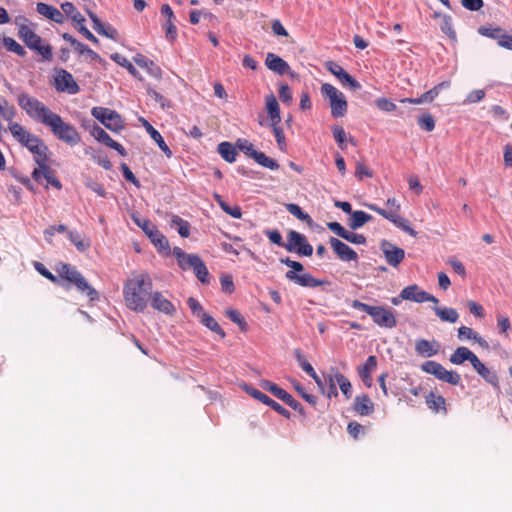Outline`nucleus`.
<instances>
[{
  "label": "nucleus",
  "mask_w": 512,
  "mask_h": 512,
  "mask_svg": "<svg viewBox=\"0 0 512 512\" xmlns=\"http://www.w3.org/2000/svg\"><path fill=\"white\" fill-rule=\"evenodd\" d=\"M152 288V279L148 273H139L128 279L123 286L127 307L135 312H143L147 308Z\"/></svg>",
  "instance_id": "f257e3e1"
},
{
  "label": "nucleus",
  "mask_w": 512,
  "mask_h": 512,
  "mask_svg": "<svg viewBox=\"0 0 512 512\" xmlns=\"http://www.w3.org/2000/svg\"><path fill=\"white\" fill-rule=\"evenodd\" d=\"M58 278L73 285L80 293L85 294L90 301L99 300V293L88 283L85 277L71 264L59 263L56 267Z\"/></svg>",
  "instance_id": "f03ea898"
},
{
  "label": "nucleus",
  "mask_w": 512,
  "mask_h": 512,
  "mask_svg": "<svg viewBox=\"0 0 512 512\" xmlns=\"http://www.w3.org/2000/svg\"><path fill=\"white\" fill-rule=\"evenodd\" d=\"M17 103L28 117L43 125L54 113L43 102L28 93H20L17 96Z\"/></svg>",
  "instance_id": "7ed1b4c3"
},
{
  "label": "nucleus",
  "mask_w": 512,
  "mask_h": 512,
  "mask_svg": "<svg viewBox=\"0 0 512 512\" xmlns=\"http://www.w3.org/2000/svg\"><path fill=\"white\" fill-rule=\"evenodd\" d=\"M280 262L292 269L286 272V279L301 287L315 288L327 284V281L316 279L312 276V274L303 272L304 266L298 261H294L286 257L281 258Z\"/></svg>",
  "instance_id": "20e7f679"
},
{
  "label": "nucleus",
  "mask_w": 512,
  "mask_h": 512,
  "mask_svg": "<svg viewBox=\"0 0 512 512\" xmlns=\"http://www.w3.org/2000/svg\"><path fill=\"white\" fill-rule=\"evenodd\" d=\"M45 126L49 127L52 134L59 140L70 146H75L81 141V137L77 129L65 122L62 117L53 113L46 122Z\"/></svg>",
  "instance_id": "39448f33"
},
{
  "label": "nucleus",
  "mask_w": 512,
  "mask_h": 512,
  "mask_svg": "<svg viewBox=\"0 0 512 512\" xmlns=\"http://www.w3.org/2000/svg\"><path fill=\"white\" fill-rule=\"evenodd\" d=\"M386 205L390 207V209H383L376 204H368L367 207L381 215L383 218L387 219L391 223H393L397 228L403 230L408 233L412 237H416L417 232L410 226L408 221L400 216V203L395 198H388L386 201Z\"/></svg>",
  "instance_id": "423d86ee"
},
{
  "label": "nucleus",
  "mask_w": 512,
  "mask_h": 512,
  "mask_svg": "<svg viewBox=\"0 0 512 512\" xmlns=\"http://www.w3.org/2000/svg\"><path fill=\"white\" fill-rule=\"evenodd\" d=\"M321 94L329 100L331 116L333 118H342L348 110V103L344 94L332 84L324 83L321 86Z\"/></svg>",
  "instance_id": "0eeeda50"
},
{
  "label": "nucleus",
  "mask_w": 512,
  "mask_h": 512,
  "mask_svg": "<svg viewBox=\"0 0 512 512\" xmlns=\"http://www.w3.org/2000/svg\"><path fill=\"white\" fill-rule=\"evenodd\" d=\"M421 370L435 376L438 380L457 386L461 383V376L456 371H448L445 367L433 360H428L421 365Z\"/></svg>",
  "instance_id": "6e6552de"
},
{
  "label": "nucleus",
  "mask_w": 512,
  "mask_h": 512,
  "mask_svg": "<svg viewBox=\"0 0 512 512\" xmlns=\"http://www.w3.org/2000/svg\"><path fill=\"white\" fill-rule=\"evenodd\" d=\"M91 115L112 132L117 133L124 129L121 115L115 110L106 107H93Z\"/></svg>",
  "instance_id": "1a4fd4ad"
},
{
  "label": "nucleus",
  "mask_w": 512,
  "mask_h": 512,
  "mask_svg": "<svg viewBox=\"0 0 512 512\" xmlns=\"http://www.w3.org/2000/svg\"><path fill=\"white\" fill-rule=\"evenodd\" d=\"M285 249L288 252L296 253L299 256L309 257L313 254V247L308 242L307 237L295 230H290L288 232Z\"/></svg>",
  "instance_id": "9d476101"
},
{
  "label": "nucleus",
  "mask_w": 512,
  "mask_h": 512,
  "mask_svg": "<svg viewBox=\"0 0 512 512\" xmlns=\"http://www.w3.org/2000/svg\"><path fill=\"white\" fill-rule=\"evenodd\" d=\"M134 222L140 227L148 236L151 242L160 250L166 251L169 249V242L167 238L158 230L156 225L147 219L132 217Z\"/></svg>",
  "instance_id": "9b49d317"
},
{
  "label": "nucleus",
  "mask_w": 512,
  "mask_h": 512,
  "mask_svg": "<svg viewBox=\"0 0 512 512\" xmlns=\"http://www.w3.org/2000/svg\"><path fill=\"white\" fill-rule=\"evenodd\" d=\"M54 87L58 92H66L72 95L78 93L80 90L72 74L65 69L56 70Z\"/></svg>",
  "instance_id": "f8f14e48"
},
{
  "label": "nucleus",
  "mask_w": 512,
  "mask_h": 512,
  "mask_svg": "<svg viewBox=\"0 0 512 512\" xmlns=\"http://www.w3.org/2000/svg\"><path fill=\"white\" fill-rule=\"evenodd\" d=\"M325 66L326 69L333 74L343 86H349L354 91L361 88V84L347 73L338 63L328 61Z\"/></svg>",
  "instance_id": "ddd939ff"
},
{
  "label": "nucleus",
  "mask_w": 512,
  "mask_h": 512,
  "mask_svg": "<svg viewBox=\"0 0 512 512\" xmlns=\"http://www.w3.org/2000/svg\"><path fill=\"white\" fill-rule=\"evenodd\" d=\"M375 324L379 327L394 328L397 325V321L394 312L391 309H386L382 306H373L370 315Z\"/></svg>",
  "instance_id": "4468645a"
},
{
  "label": "nucleus",
  "mask_w": 512,
  "mask_h": 512,
  "mask_svg": "<svg viewBox=\"0 0 512 512\" xmlns=\"http://www.w3.org/2000/svg\"><path fill=\"white\" fill-rule=\"evenodd\" d=\"M401 297L406 298V300H410V301H413L416 303H424V302H432L435 304L438 303V299L435 296L429 294L428 292H426L424 290H421L418 287V285H416V284L406 286L401 291Z\"/></svg>",
  "instance_id": "2eb2a0df"
},
{
  "label": "nucleus",
  "mask_w": 512,
  "mask_h": 512,
  "mask_svg": "<svg viewBox=\"0 0 512 512\" xmlns=\"http://www.w3.org/2000/svg\"><path fill=\"white\" fill-rule=\"evenodd\" d=\"M380 248L387 263L392 267H398L405 258V251L387 240L381 242Z\"/></svg>",
  "instance_id": "dca6fc26"
},
{
  "label": "nucleus",
  "mask_w": 512,
  "mask_h": 512,
  "mask_svg": "<svg viewBox=\"0 0 512 512\" xmlns=\"http://www.w3.org/2000/svg\"><path fill=\"white\" fill-rule=\"evenodd\" d=\"M265 65L266 67L273 71L274 73L278 75H290L291 77H295L296 74L291 70L289 64L283 60L280 56L274 54V53H267L266 59H265Z\"/></svg>",
  "instance_id": "f3484780"
},
{
  "label": "nucleus",
  "mask_w": 512,
  "mask_h": 512,
  "mask_svg": "<svg viewBox=\"0 0 512 512\" xmlns=\"http://www.w3.org/2000/svg\"><path fill=\"white\" fill-rule=\"evenodd\" d=\"M29 142L25 147L34 155L35 162L38 167H45V163L48 160V147L38 136L33 137V141Z\"/></svg>",
  "instance_id": "a211bd4d"
},
{
  "label": "nucleus",
  "mask_w": 512,
  "mask_h": 512,
  "mask_svg": "<svg viewBox=\"0 0 512 512\" xmlns=\"http://www.w3.org/2000/svg\"><path fill=\"white\" fill-rule=\"evenodd\" d=\"M329 244L340 260L346 262L358 260L356 251L338 238L330 237Z\"/></svg>",
  "instance_id": "6ab92c4d"
},
{
  "label": "nucleus",
  "mask_w": 512,
  "mask_h": 512,
  "mask_svg": "<svg viewBox=\"0 0 512 512\" xmlns=\"http://www.w3.org/2000/svg\"><path fill=\"white\" fill-rule=\"evenodd\" d=\"M440 344L437 340L417 339L415 341V352L418 356L431 358L439 353Z\"/></svg>",
  "instance_id": "aec40b11"
},
{
  "label": "nucleus",
  "mask_w": 512,
  "mask_h": 512,
  "mask_svg": "<svg viewBox=\"0 0 512 512\" xmlns=\"http://www.w3.org/2000/svg\"><path fill=\"white\" fill-rule=\"evenodd\" d=\"M139 121L145 127L150 137L157 143L159 149L166 155L167 158H171L173 153L168 145L165 143L162 135L157 131L146 119L140 118Z\"/></svg>",
  "instance_id": "412c9836"
},
{
  "label": "nucleus",
  "mask_w": 512,
  "mask_h": 512,
  "mask_svg": "<svg viewBox=\"0 0 512 512\" xmlns=\"http://www.w3.org/2000/svg\"><path fill=\"white\" fill-rule=\"evenodd\" d=\"M377 367V357L374 355H370L365 363L357 368L358 375L362 379L363 383L367 387H371L372 385V377L371 373Z\"/></svg>",
  "instance_id": "4be33fe9"
},
{
  "label": "nucleus",
  "mask_w": 512,
  "mask_h": 512,
  "mask_svg": "<svg viewBox=\"0 0 512 512\" xmlns=\"http://www.w3.org/2000/svg\"><path fill=\"white\" fill-rule=\"evenodd\" d=\"M36 11L40 15L44 16L45 18L51 21H54L55 23H64L65 18L63 13L52 5L39 2L36 5Z\"/></svg>",
  "instance_id": "5701e85b"
},
{
  "label": "nucleus",
  "mask_w": 512,
  "mask_h": 512,
  "mask_svg": "<svg viewBox=\"0 0 512 512\" xmlns=\"http://www.w3.org/2000/svg\"><path fill=\"white\" fill-rule=\"evenodd\" d=\"M8 129L12 136L23 146H26L29 142H34V134L27 131L21 124L17 122H11L8 124Z\"/></svg>",
  "instance_id": "b1692460"
},
{
  "label": "nucleus",
  "mask_w": 512,
  "mask_h": 512,
  "mask_svg": "<svg viewBox=\"0 0 512 512\" xmlns=\"http://www.w3.org/2000/svg\"><path fill=\"white\" fill-rule=\"evenodd\" d=\"M86 13L87 15L89 16V18L91 19L92 23H93V29L100 35H103L107 38H111V39H114L117 35V31L116 29H114L113 27H111L110 25L108 26H105L101 20L98 18V16L92 12L91 10L89 9H86Z\"/></svg>",
  "instance_id": "393cba45"
},
{
  "label": "nucleus",
  "mask_w": 512,
  "mask_h": 512,
  "mask_svg": "<svg viewBox=\"0 0 512 512\" xmlns=\"http://www.w3.org/2000/svg\"><path fill=\"white\" fill-rule=\"evenodd\" d=\"M353 409L357 414L367 416L374 412V404L368 395L362 394L355 397Z\"/></svg>",
  "instance_id": "a878e982"
},
{
  "label": "nucleus",
  "mask_w": 512,
  "mask_h": 512,
  "mask_svg": "<svg viewBox=\"0 0 512 512\" xmlns=\"http://www.w3.org/2000/svg\"><path fill=\"white\" fill-rule=\"evenodd\" d=\"M472 367L475 369V371L488 383H490L493 386H498L499 379L495 371L490 370L487 368L480 360L479 358H475V360L472 363Z\"/></svg>",
  "instance_id": "bb28decb"
},
{
  "label": "nucleus",
  "mask_w": 512,
  "mask_h": 512,
  "mask_svg": "<svg viewBox=\"0 0 512 512\" xmlns=\"http://www.w3.org/2000/svg\"><path fill=\"white\" fill-rule=\"evenodd\" d=\"M425 402H426L428 408L431 409L433 412H435V413L441 412L443 414L447 413L446 400L443 396L436 394L433 391H430L425 396Z\"/></svg>",
  "instance_id": "cd10ccee"
},
{
  "label": "nucleus",
  "mask_w": 512,
  "mask_h": 512,
  "mask_svg": "<svg viewBox=\"0 0 512 512\" xmlns=\"http://www.w3.org/2000/svg\"><path fill=\"white\" fill-rule=\"evenodd\" d=\"M150 299L152 307L160 312L171 315L175 311L173 304L160 292L151 293Z\"/></svg>",
  "instance_id": "c85d7f7f"
},
{
  "label": "nucleus",
  "mask_w": 512,
  "mask_h": 512,
  "mask_svg": "<svg viewBox=\"0 0 512 512\" xmlns=\"http://www.w3.org/2000/svg\"><path fill=\"white\" fill-rule=\"evenodd\" d=\"M133 60L139 67L146 69L147 72L154 78L159 79L162 77V70L160 67L146 56L137 54Z\"/></svg>",
  "instance_id": "c756f323"
},
{
  "label": "nucleus",
  "mask_w": 512,
  "mask_h": 512,
  "mask_svg": "<svg viewBox=\"0 0 512 512\" xmlns=\"http://www.w3.org/2000/svg\"><path fill=\"white\" fill-rule=\"evenodd\" d=\"M477 358V356L469 350L467 347L460 346L450 355V362L454 365H461L465 361H469L471 364Z\"/></svg>",
  "instance_id": "7c9ffc66"
},
{
  "label": "nucleus",
  "mask_w": 512,
  "mask_h": 512,
  "mask_svg": "<svg viewBox=\"0 0 512 512\" xmlns=\"http://www.w3.org/2000/svg\"><path fill=\"white\" fill-rule=\"evenodd\" d=\"M433 18H441L440 30L451 40L456 41V32L453 28L452 18L449 15L434 12Z\"/></svg>",
  "instance_id": "2f4dec72"
},
{
  "label": "nucleus",
  "mask_w": 512,
  "mask_h": 512,
  "mask_svg": "<svg viewBox=\"0 0 512 512\" xmlns=\"http://www.w3.org/2000/svg\"><path fill=\"white\" fill-rule=\"evenodd\" d=\"M266 109L271 121L270 124H279L281 121L280 108L278 101L273 94L266 97Z\"/></svg>",
  "instance_id": "473e14b6"
},
{
  "label": "nucleus",
  "mask_w": 512,
  "mask_h": 512,
  "mask_svg": "<svg viewBox=\"0 0 512 512\" xmlns=\"http://www.w3.org/2000/svg\"><path fill=\"white\" fill-rule=\"evenodd\" d=\"M18 36L29 49L37 48V44L42 43V38L31 27L22 28Z\"/></svg>",
  "instance_id": "72a5a7b5"
},
{
  "label": "nucleus",
  "mask_w": 512,
  "mask_h": 512,
  "mask_svg": "<svg viewBox=\"0 0 512 512\" xmlns=\"http://www.w3.org/2000/svg\"><path fill=\"white\" fill-rule=\"evenodd\" d=\"M351 219L348 223L349 227L352 230H356L361 228L363 225H365L367 222L372 220V216L362 210H356L352 211Z\"/></svg>",
  "instance_id": "f704fd0d"
},
{
  "label": "nucleus",
  "mask_w": 512,
  "mask_h": 512,
  "mask_svg": "<svg viewBox=\"0 0 512 512\" xmlns=\"http://www.w3.org/2000/svg\"><path fill=\"white\" fill-rule=\"evenodd\" d=\"M17 114L14 105L9 104L8 100L0 96V117L10 124Z\"/></svg>",
  "instance_id": "c9c22d12"
},
{
  "label": "nucleus",
  "mask_w": 512,
  "mask_h": 512,
  "mask_svg": "<svg viewBox=\"0 0 512 512\" xmlns=\"http://www.w3.org/2000/svg\"><path fill=\"white\" fill-rule=\"evenodd\" d=\"M217 151L221 157L229 163H233L236 160L237 151L235 146L230 142H221L218 145Z\"/></svg>",
  "instance_id": "e433bc0d"
},
{
  "label": "nucleus",
  "mask_w": 512,
  "mask_h": 512,
  "mask_svg": "<svg viewBox=\"0 0 512 512\" xmlns=\"http://www.w3.org/2000/svg\"><path fill=\"white\" fill-rule=\"evenodd\" d=\"M478 32L482 36L496 40L498 45L500 46L505 31L499 26L490 25L479 27Z\"/></svg>",
  "instance_id": "4c0bfd02"
},
{
  "label": "nucleus",
  "mask_w": 512,
  "mask_h": 512,
  "mask_svg": "<svg viewBox=\"0 0 512 512\" xmlns=\"http://www.w3.org/2000/svg\"><path fill=\"white\" fill-rule=\"evenodd\" d=\"M61 9L63 13L72 19L73 22H75L77 25L83 24L85 22V18L83 15L77 10V8L74 6L71 2H64L61 4Z\"/></svg>",
  "instance_id": "58836bf2"
},
{
  "label": "nucleus",
  "mask_w": 512,
  "mask_h": 512,
  "mask_svg": "<svg viewBox=\"0 0 512 512\" xmlns=\"http://www.w3.org/2000/svg\"><path fill=\"white\" fill-rule=\"evenodd\" d=\"M199 318H200V322L205 327H207L211 331L218 334L221 338L226 337L225 331L220 327V325L217 323V321L211 315H209L208 313L205 312V313H202V315Z\"/></svg>",
  "instance_id": "ea45409f"
},
{
  "label": "nucleus",
  "mask_w": 512,
  "mask_h": 512,
  "mask_svg": "<svg viewBox=\"0 0 512 512\" xmlns=\"http://www.w3.org/2000/svg\"><path fill=\"white\" fill-rule=\"evenodd\" d=\"M111 59L121 67L125 68L133 77L141 79V76L137 69L125 56L119 53H114L111 55Z\"/></svg>",
  "instance_id": "a19ab883"
},
{
  "label": "nucleus",
  "mask_w": 512,
  "mask_h": 512,
  "mask_svg": "<svg viewBox=\"0 0 512 512\" xmlns=\"http://www.w3.org/2000/svg\"><path fill=\"white\" fill-rule=\"evenodd\" d=\"M89 131H90L91 136L95 140L103 143L107 147H109L110 143H112L114 141L103 128H101L99 125H97L95 123H93V125L90 127Z\"/></svg>",
  "instance_id": "79ce46f5"
},
{
  "label": "nucleus",
  "mask_w": 512,
  "mask_h": 512,
  "mask_svg": "<svg viewBox=\"0 0 512 512\" xmlns=\"http://www.w3.org/2000/svg\"><path fill=\"white\" fill-rule=\"evenodd\" d=\"M433 309L435 314L442 321L455 323L459 318V314L454 308H440L438 306H435Z\"/></svg>",
  "instance_id": "37998d69"
},
{
  "label": "nucleus",
  "mask_w": 512,
  "mask_h": 512,
  "mask_svg": "<svg viewBox=\"0 0 512 512\" xmlns=\"http://www.w3.org/2000/svg\"><path fill=\"white\" fill-rule=\"evenodd\" d=\"M67 236L80 252H84L90 247V241L84 239L77 231H67Z\"/></svg>",
  "instance_id": "c03bdc74"
},
{
  "label": "nucleus",
  "mask_w": 512,
  "mask_h": 512,
  "mask_svg": "<svg viewBox=\"0 0 512 512\" xmlns=\"http://www.w3.org/2000/svg\"><path fill=\"white\" fill-rule=\"evenodd\" d=\"M286 210L301 221H305L308 224L312 223V218L309 214L305 213L301 207L295 203L285 204Z\"/></svg>",
  "instance_id": "a18cd8bd"
},
{
  "label": "nucleus",
  "mask_w": 512,
  "mask_h": 512,
  "mask_svg": "<svg viewBox=\"0 0 512 512\" xmlns=\"http://www.w3.org/2000/svg\"><path fill=\"white\" fill-rule=\"evenodd\" d=\"M336 383L339 385L341 392L349 399L352 395V385L350 381L341 373L336 372L334 374Z\"/></svg>",
  "instance_id": "49530a36"
},
{
  "label": "nucleus",
  "mask_w": 512,
  "mask_h": 512,
  "mask_svg": "<svg viewBox=\"0 0 512 512\" xmlns=\"http://www.w3.org/2000/svg\"><path fill=\"white\" fill-rule=\"evenodd\" d=\"M3 44L8 51L13 52L20 57H24L26 55L25 49L11 37H3Z\"/></svg>",
  "instance_id": "de8ad7c7"
},
{
  "label": "nucleus",
  "mask_w": 512,
  "mask_h": 512,
  "mask_svg": "<svg viewBox=\"0 0 512 512\" xmlns=\"http://www.w3.org/2000/svg\"><path fill=\"white\" fill-rule=\"evenodd\" d=\"M253 160L262 167L270 170H277L279 168V164L276 160L266 156L265 153L261 151H259L258 154H255V158Z\"/></svg>",
  "instance_id": "09e8293b"
},
{
  "label": "nucleus",
  "mask_w": 512,
  "mask_h": 512,
  "mask_svg": "<svg viewBox=\"0 0 512 512\" xmlns=\"http://www.w3.org/2000/svg\"><path fill=\"white\" fill-rule=\"evenodd\" d=\"M260 387L270 393H272L275 397L282 400V398L287 393L284 389L276 385L275 383H272L269 380H261L260 381Z\"/></svg>",
  "instance_id": "8fccbe9b"
},
{
  "label": "nucleus",
  "mask_w": 512,
  "mask_h": 512,
  "mask_svg": "<svg viewBox=\"0 0 512 512\" xmlns=\"http://www.w3.org/2000/svg\"><path fill=\"white\" fill-rule=\"evenodd\" d=\"M193 271L195 276L201 283H209V271L202 259L199 261V263L196 265Z\"/></svg>",
  "instance_id": "3c124183"
},
{
  "label": "nucleus",
  "mask_w": 512,
  "mask_h": 512,
  "mask_svg": "<svg viewBox=\"0 0 512 512\" xmlns=\"http://www.w3.org/2000/svg\"><path fill=\"white\" fill-rule=\"evenodd\" d=\"M147 94L157 102L162 109L170 108L171 103L167 100L163 95L154 90L151 86H147L146 88Z\"/></svg>",
  "instance_id": "603ef678"
},
{
  "label": "nucleus",
  "mask_w": 512,
  "mask_h": 512,
  "mask_svg": "<svg viewBox=\"0 0 512 512\" xmlns=\"http://www.w3.org/2000/svg\"><path fill=\"white\" fill-rule=\"evenodd\" d=\"M243 389L251 396L253 397L254 399L262 402L263 404L267 405L268 402L270 401V397L267 396L266 394H264L263 392H261L260 390L248 385V384H244L243 386Z\"/></svg>",
  "instance_id": "864d4df0"
},
{
  "label": "nucleus",
  "mask_w": 512,
  "mask_h": 512,
  "mask_svg": "<svg viewBox=\"0 0 512 512\" xmlns=\"http://www.w3.org/2000/svg\"><path fill=\"white\" fill-rule=\"evenodd\" d=\"M200 260L201 258L196 254H186L185 257L178 262V265L183 270L194 269Z\"/></svg>",
  "instance_id": "5fc2aeb1"
},
{
  "label": "nucleus",
  "mask_w": 512,
  "mask_h": 512,
  "mask_svg": "<svg viewBox=\"0 0 512 512\" xmlns=\"http://www.w3.org/2000/svg\"><path fill=\"white\" fill-rule=\"evenodd\" d=\"M237 147L240 151L252 159H254L255 154H258L259 152L254 148V145L246 139H239L237 141Z\"/></svg>",
  "instance_id": "6e6d98bb"
},
{
  "label": "nucleus",
  "mask_w": 512,
  "mask_h": 512,
  "mask_svg": "<svg viewBox=\"0 0 512 512\" xmlns=\"http://www.w3.org/2000/svg\"><path fill=\"white\" fill-rule=\"evenodd\" d=\"M172 223L178 226V233L181 237L187 238L190 235V224L188 221L180 218L179 216H174L172 219Z\"/></svg>",
  "instance_id": "4d7b16f0"
},
{
  "label": "nucleus",
  "mask_w": 512,
  "mask_h": 512,
  "mask_svg": "<svg viewBox=\"0 0 512 512\" xmlns=\"http://www.w3.org/2000/svg\"><path fill=\"white\" fill-rule=\"evenodd\" d=\"M270 126H271L273 134L276 138V142H277L279 149L281 151H285L287 144H286V138H285L282 128L279 126V124H270Z\"/></svg>",
  "instance_id": "13d9d810"
},
{
  "label": "nucleus",
  "mask_w": 512,
  "mask_h": 512,
  "mask_svg": "<svg viewBox=\"0 0 512 512\" xmlns=\"http://www.w3.org/2000/svg\"><path fill=\"white\" fill-rule=\"evenodd\" d=\"M74 49L80 55L86 56V58L90 59L91 61L101 60L100 56L95 51L90 49L86 44H83L82 42H79Z\"/></svg>",
  "instance_id": "bf43d9fd"
},
{
  "label": "nucleus",
  "mask_w": 512,
  "mask_h": 512,
  "mask_svg": "<svg viewBox=\"0 0 512 512\" xmlns=\"http://www.w3.org/2000/svg\"><path fill=\"white\" fill-rule=\"evenodd\" d=\"M418 125L425 131L431 132L435 128V120L429 113H425L418 118Z\"/></svg>",
  "instance_id": "052dcab7"
},
{
  "label": "nucleus",
  "mask_w": 512,
  "mask_h": 512,
  "mask_svg": "<svg viewBox=\"0 0 512 512\" xmlns=\"http://www.w3.org/2000/svg\"><path fill=\"white\" fill-rule=\"evenodd\" d=\"M40 168L43 169V177L46 179L48 184L52 185L56 189L62 188L60 180L57 177H55L50 167L47 165V162L45 163V167Z\"/></svg>",
  "instance_id": "680f3d73"
},
{
  "label": "nucleus",
  "mask_w": 512,
  "mask_h": 512,
  "mask_svg": "<svg viewBox=\"0 0 512 512\" xmlns=\"http://www.w3.org/2000/svg\"><path fill=\"white\" fill-rule=\"evenodd\" d=\"M35 268L36 270L42 275L44 276L45 278H47L48 280H50L51 282L55 283V284H58L60 286H63L65 287L66 289H69L70 287L69 286H66L64 284H62L60 282V279L55 276L54 274H52L50 271H48L43 264L37 262L36 265H35Z\"/></svg>",
  "instance_id": "e2e57ef3"
},
{
  "label": "nucleus",
  "mask_w": 512,
  "mask_h": 512,
  "mask_svg": "<svg viewBox=\"0 0 512 512\" xmlns=\"http://www.w3.org/2000/svg\"><path fill=\"white\" fill-rule=\"evenodd\" d=\"M294 356L299 364V366L305 371L307 374H314V368L312 365L307 361L305 356L302 354L300 349L294 350Z\"/></svg>",
  "instance_id": "0e129e2a"
},
{
  "label": "nucleus",
  "mask_w": 512,
  "mask_h": 512,
  "mask_svg": "<svg viewBox=\"0 0 512 512\" xmlns=\"http://www.w3.org/2000/svg\"><path fill=\"white\" fill-rule=\"evenodd\" d=\"M219 206L221 209L233 218L240 219L242 217V210L238 205L230 206L225 201H220Z\"/></svg>",
  "instance_id": "69168bd1"
},
{
  "label": "nucleus",
  "mask_w": 512,
  "mask_h": 512,
  "mask_svg": "<svg viewBox=\"0 0 512 512\" xmlns=\"http://www.w3.org/2000/svg\"><path fill=\"white\" fill-rule=\"evenodd\" d=\"M226 316L234 323H236L241 330H245L247 327V323L242 315L235 309L226 310Z\"/></svg>",
  "instance_id": "338daca9"
},
{
  "label": "nucleus",
  "mask_w": 512,
  "mask_h": 512,
  "mask_svg": "<svg viewBox=\"0 0 512 512\" xmlns=\"http://www.w3.org/2000/svg\"><path fill=\"white\" fill-rule=\"evenodd\" d=\"M264 234L268 237L271 243L276 244L279 247L285 248L286 242L283 241L282 235L278 230H266Z\"/></svg>",
  "instance_id": "774afa93"
}]
</instances>
